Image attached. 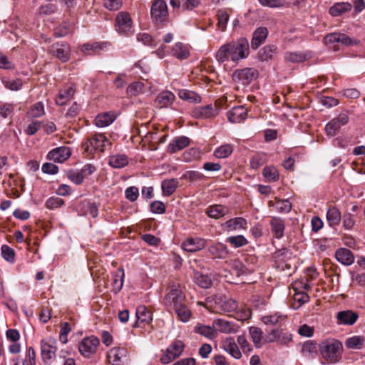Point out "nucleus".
I'll return each mask as SVG.
<instances>
[{
  "label": "nucleus",
  "mask_w": 365,
  "mask_h": 365,
  "mask_svg": "<svg viewBox=\"0 0 365 365\" xmlns=\"http://www.w3.org/2000/svg\"><path fill=\"white\" fill-rule=\"evenodd\" d=\"M270 227L272 232L277 239H280L284 235L285 229L284 221L279 217H273L270 220Z\"/></svg>",
  "instance_id": "bb28decb"
},
{
  "label": "nucleus",
  "mask_w": 365,
  "mask_h": 365,
  "mask_svg": "<svg viewBox=\"0 0 365 365\" xmlns=\"http://www.w3.org/2000/svg\"><path fill=\"white\" fill-rule=\"evenodd\" d=\"M56 341L54 339L48 338L41 342V354L43 360H50L56 355Z\"/></svg>",
  "instance_id": "dca6fc26"
},
{
  "label": "nucleus",
  "mask_w": 365,
  "mask_h": 365,
  "mask_svg": "<svg viewBox=\"0 0 365 365\" xmlns=\"http://www.w3.org/2000/svg\"><path fill=\"white\" fill-rule=\"evenodd\" d=\"M71 331V326L68 322H63L61 324V330L59 332V340L63 344H66L68 341V334Z\"/></svg>",
  "instance_id": "4d7b16f0"
},
{
  "label": "nucleus",
  "mask_w": 365,
  "mask_h": 365,
  "mask_svg": "<svg viewBox=\"0 0 365 365\" xmlns=\"http://www.w3.org/2000/svg\"><path fill=\"white\" fill-rule=\"evenodd\" d=\"M68 178L75 184L81 185L83 183L85 176L81 170L80 172L70 171L68 173Z\"/></svg>",
  "instance_id": "69168bd1"
},
{
  "label": "nucleus",
  "mask_w": 365,
  "mask_h": 365,
  "mask_svg": "<svg viewBox=\"0 0 365 365\" xmlns=\"http://www.w3.org/2000/svg\"><path fill=\"white\" fill-rule=\"evenodd\" d=\"M208 252L214 259H225L229 254L227 246L220 242L210 245Z\"/></svg>",
  "instance_id": "b1692460"
},
{
  "label": "nucleus",
  "mask_w": 365,
  "mask_h": 365,
  "mask_svg": "<svg viewBox=\"0 0 365 365\" xmlns=\"http://www.w3.org/2000/svg\"><path fill=\"white\" fill-rule=\"evenodd\" d=\"M108 164L114 168H122L128 164V158L125 154H115L109 157Z\"/></svg>",
  "instance_id": "4c0bfd02"
},
{
  "label": "nucleus",
  "mask_w": 365,
  "mask_h": 365,
  "mask_svg": "<svg viewBox=\"0 0 365 365\" xmlns=\"http://www.w3.org/2000/svg\"><path fill=\"white\" fill-rule=\"evenodd\" d=\"M64 205V200L58 197H51L46 202V207L49 210L58 208Z\"/></svg>",
  "instance_id": "bf43d9fd"
},
{
  "label": "nucleus",
  "mask_w": 365,
  "mask_h": 365,
  "mask_svg": "<svg viewBox=\"0 0 365 365\" xmlns=\"http://www.w3.org/2000/svg\"><path fill=\"white\" fill-rule=\"evenodd\" d=\"M258 76L259 71L255 68L237 69L232 75L233 81L237 85V89H239L240 86L247 87L252 81L257 79Z\"/></svg>",
  "instance_id": "39448f33"
},
{
  "label": "nucleus",
  "mask_w": 365,
  "mask_h": 365,
  "mask_svg": "<svg viewBox=\"0 0 365 365\" xmlns=\"http://www.w3.org/2000/svg\"><path fill=\"white\" fill-rule=\"evenodd\" d=\"M171 53L173 56L180 60L186 59L190 56L187 46L180 42L176 43L173 46Z\"/></svg>",
  "instance_id": "58836bf2"
},
{
  "label": "nucleus",
  "mask_w": 365,
  "mask_h": 365,
  "mask_svg": "<svg viewBox=\"0 0 365 365\" xmlns=\"http://www.w3.org/2000/svg\"><path fill=\"white\" fill-rule=\"evenodd\" d=\"M263 175L269 181L275 182L279 180L278 170L274 166H266L263 169Z\"/></svg>",
  "instance_id": "603ef678"
},
{
  "label": "nucleus",
  "mask_w": 365,
  "mask_h": 365,
  "mask_svg": "<svg viewBox=\"0 0 365 365\" xmlns=\"http://www.w3.org/2000/svg\"><path fill=\"white\" fill-rule=\"evenodd\" d=\"M195 282L202 288L208 289L212 286V282L210 277L206 274L196 273Z\"/></svg>",
  "instance_id": "864d4df0"
},
{
  "label": "nucleus",
  "mask_w": 365,
  "mask_h": 365,
  "mask_svg": "<svg viewBox=\"0 0 365 365\" xmlns=\"http://www.w3.org/2000/svg\"><path fill=\"white\" fill-rule=\"evenodd\" d=\"M136 317L138 321L146 324H149L153 319L151 312L144 305L136 308Z\"/></svg>",
  "instance_id": "79ce46f5"
},
{
  "label": "nucleus",
  "mask_w": 365,
  "mask_h": 365,
  "mask_svg": "<svg viewBox=\"0 0 365 365\" xmlns=\"http://www.w3.org/2000/svg\"><path fill=\"white\" fill-rule=\"evenodd\" d=\"M175 100V96L172 92L163 91L158 95L155 103L160 108H167L172 105Z\"/></svg>",
  "instance_id": "393cba45"
},
{
  "label": "nucleus",
  "mask_w": 365,
  "mask_h": 365,
  "mask_svg": "<svg viewBox=\"0 0 365 365\" xmlns=\"http://www.w3.org/2000/svg\"><path fill=\"white\" fill-rule=\"evenodd\" d=\"M71 155V149L68 147L62 146L51 150L47 155V159L57 163H63L66 161Z\"/></svg>",
  "instance_id": "f3484780"
},
{
  "label": "nucleus",
  "mask_w": 365,
  "mask_h": 365,
  "mask_svg": "<svg viewBox=\"0 0 365 365\" xmlns=\"http://www.w3.org/2000/svg\"><path fill=\"white\" fill-rule=\"evenodd\" d=\"M277 200V209L280 212L288 213L292 209V204L288 200Z\"/></svg>",
  "instance_id": "774afa93"
},
{
  "label": "nucleus",
  "mask_w": 365,
  "mask_h": 365,
  "mask_svg": "<svg viewBox=\"0 0 365 365\" xmlns=\"http://www.w3.org/2000/svg\"><path fill=\"white\" fill-rule=\"evenodd\" d=\"M179 185V180L177 178L164 180L161 183L163 195L170 196L173 194Z\"/></svg>",
  "instance_id": "72a5a7b5"
},
{
  "label": "nucleus",
  "mask_w": 365,
  "mask_h": 365,
  "mask_svg": "<svg viewBox=\"0 0 365 365\" xmlns=\"http://www.w3.org/2000/svg\"><path fill=\"white\" fill-rule=\"evenodd\" d=\"M268 35V31L265 27L257 29L252 36L251 41V47L257 49L265 41Z\"/></svg>",
  "instance_id": "c85d7f7f"
},
{
  "label": "nucleus",
  "mask_w": 365,
  "mask_h": 365,
  "mask_svg": "<svg viewBox=\"0 0 365 365\" xmlns=\"http://www.w3.org/2000/svg\"><path fill=\"white\" fill-rule=\"evenodd\" d=\"M365 344V338L361 336H354L345 341V346L348 349H361Z\"/></svg>",
  "instance_id": "a19ab883"
},
{
  "label": "nucleus",
  "mask_w": 365,
  "mask_h": 365,
  "mask_svg": "<svg viewBox=\"0 0 365 365\" xmlns=\"http://www.w3.org/2000/svg\"><path fill=\"white\" fill-rule=\"evenodd\" d=\"M106 43H99V42H94L92 43H85L82 46L81 51L90 54V51H93V53H98V51L103 49V48L106 46Z\"/></svg>",
  "instance_id": "8fccbe9b"
},
{
  "label": "nucleus",
  "mask_w": 365,
  "mask_h": 365,
  "mask_svg": "<svg viewBox=\"0 0 365 365\" xmlns=\"http://www.w3.org/2000/svg\"><path fill=\"white\" fill-rule=\"evenodd\" d=\"M116 118L114 112H104L99 113L95 118V125L99 128L106 127L110 125Z\"/></svg>",
  "instance_id": "cd10ccee"
},
{
  "label": "nucleus",
  "mask_w": 365,
  "mask_h": 365,
  "mask_svg": "<svg viewBox=\"0 0 365 365\" xmlns=\"http://www.w3.org/2000/svg\"><path fill=\"white\" fill-rule=\"evenodd\" d=\"M100 344L98 339L94 336L85 337L78 344V351L84 357L94 354Z\"/></svg>",
  "instance_id": "9d476101"
},
{
  "label": "nucleus",
  "mask_w": 365,
  "mask_h": 365,
  "mask_svg": "<svg viewBox=\"0 0 365 365\" xmlns=\"http://www.w3.org/2000/svg\"><path fill=\"white\" fill-rule=\"evenodd\" d=\"M247 225V222L245 218L238 217L227 220L223 227L227 232H232L237 230H246Z\"/></svg>",
  "instance_id": "412c9836"
},
{
  "label": "nucleus",
  "mask_w": 365,
  "mask_h": 365,
  "mask_svg": "<svg viewBox=\"0 0 365 365\" xmlns=\"http://www.w3.org/2000/svg\"><path fill=\"white\" fill-rule=\"evenodd\" d=\"M184 344L180 340L174 341L166 349L160 357V361L164 364H168L179 357L184 350Z\"/></svg>",
  "instance_id": "0eeeda50"
},
{
  "label": "nucleus",
  "mask_w": 365,
  "mask_h": 365,
  "mask_svg": "<svg viewBox=\"0 0 365 365\" xmlns=\"http://www.w3.org/2000/svg\"><path fill=\"white\" fill-rule=\"evenodd\" d=\"M311 58L310 52H287L284 59L292 63H301Z\"/></svg>",
  "instance_id": "e433bc0d"
},
{
  "label": "nucleus",
  "mask_w": 365,
  "mask_h": 365,
  "mask_svg": "<svg viewBox=\"0 0 365 365\" xmlns=\"http://www.w3.org/2000/svg\"><path fill=\"white\" fill-rule=\"evenodd\" d=\"M174 310L178 316V319L182 322H187L191 318L192 312L185 303L175 309Z\"/></svg>",
  "instance_id": "a18cd8bd"
},
{
  "label": "nucleus",
  "mask_w": 365,
  "mask_h": 365,
  "mask_svg": "<svg viewBox=\"0 0 365 365\" xmlns=\"http://www.w3.org/2000/svg\"><path fill=\"white\" fill-rule=\"evenodd\" d=\"M1 255L3 258L8 262H12L14 261V250L8 245H3L1 247Z\"/></svg>",
  "instance_id": "e2e57ef3"
},
{
  "label": "nucleus",
  "mask_w": 365,
  "mask_h": 365,
  "mask_svg": "<svg viewBox=\"0 0 365 365\" xmlns=\"http://www.w3.org/2000/svg\"><path fill=\"white\" fill-rule=\"evenodd\" d=\"M110 145L111 142L103 133H95L83 143L85 152L90 154L96 151L103 153Z\"/></svg>",
  "instance_id": "20e7f679"
},
{
  "label": "nucleus",
  "mask_w": 365,
  "mask_h": 365,
  "mask_svg": "<svg viewBox=\"0 0 365 365\" xmlns=\"http://www.w3.org/2000/svg\"><path fill=\"white\" fill-rule=\"evenodd\" d=\"M250 53L249 43L247 38H240L237 41L227 42L217 51L215 58L219 63L229 61L237 62L247 58Z\"/></svg>",
  "instance_id": "f257e3e1"
},
{
  "label": "nucleus",
  "mask_w": 365,
  "mask_h": 365,
  "mask_svg": "<svg viewBox=\"0 0 365 365\" xmlns=\"http://www.w3.org/2000/svg\"><path fill=\"white\" fill-rule=\"evenodd\" d=\"M292 288L294 291L293 295L294 300L299 303V307L309 301V295L306 292L301 291L302 289L304 290H309L311 288L309 283L294 282L292 284Z\"/></svg>",
  "instance_id": "ddd939ff"
},
{
  "label": "nucleus",
  "mask_w": 365,
  "mask_h": 365,
  "mask_svg": "<svg viewBox=\"0 0 365 365\" xmlns=\"http://www.w3.org/2000/svg\"><path fill=\"white\" fill-rule=\"evenodd\" d=\"M150 15L152 19L156 23H163L168 20V6L163 0H155L151 6Z\"/></svg>",
  "instance_id": "1a4fd4ad"
},
{
  "label": "nucleus",
  "mask_w": 365,
  "mask_h": 365,
  "mask_svg": "<svg viewBox=\"0 0 365 365\" xmlns=\"http://www.w3.org/2000/svg\"><path fill=\"white\" fill-rule=\"evenodd\" d=\"M178 96L181 99L189 101L192 103H200L201 101L200 96L191 91L188 90H180L178 93Z\"/></svg>",
  "instance_id": "de8ad7c7"
},
{
  "label": "nucleus",
  "mask_w": 365,
  "mask_h": 365,
  "mask_svg": "<svg viewBox=\"0 0 365 365\" xmlns=\"http://www.w3.org/2000/svg\"><path fill=\"white\" fill-rule=\"evenodd\" d=\"M45 114L44 106L41 102H38L30 107L27 111V116L31 118L41 117Z\"/></svg>",
  "instance_id": "c03bdc74"
},
{
  "label": "nucleus",
  "mask_w": 365,
  "mask_h": 365,
  "mask_svg": "<svg viewBox=\"0 0 365 365\" xmlns=\"http://www.w3.org/2000/svg\"><path fill=\"white\" fill-rule=\"evenodd\" d=\"M204 177V175L198 171L190 170L184 173L182 178L193 182L201 180Z\"/></svg>",
  "instance_id": "680f3d73"
},
{
  "label": "nucleus",
  "mask_w": 365,
  "mask_h": 365,
  "mask_svg": "<svg viewBox=\"0 0 365 365\" xmlns=\"http://www.w3.org/2000/svg\"><path fill=\"white\" fill-rule=\"evenodd\" d=\"M128 350L125 347H113L108 352V359L113 365H123L127 360Z\"/></svg>",
  "instance_id": "4468645a"
},
{
  "label": "nucleus",
  "mask_w": 365,
  "mask_h": 365,
  "mask_svg": "<svg viewBox=\"0 0 365 365\" xmlns=\"http://www.w3.org/2000/svg\"><path fill=\"white\" fill-rule=\"evenodd\" d=\"M207 309L216 313H230L237 311L238 303L236 300L225 295H214L206 299V302H198Z\"/></svg>",
  "instance_id": "f03ea898"
},
{
  "label": "nucleus",
  "mask_w": 365,
  "mask_h": 365,
  "mask_svg": "<svg viewBox=\"0 0 365 365\" xmlns=\"http://www.w3.org/2000/svg\"><path fill=\"white\" fill-rule=\"evenodd\" d=\"M194 331L195 333L210 339H215L217 336V332L213 326L210 327L198 323L195 326Z\"/></svg>",
  "instance_id": "2f4dec72"
},
{
  "label": "nucleus",
  "mask_w": 365,
  "mask_h": 365,
  "mask_svg": "<svg viewBox=\"0 0 365 365\" xmlns=\"http://www.w3.org/2000/svg\"><path fill=\"white\" fill-rule=\"evenodd\" d=\"M327 220L329 226L338 225L341 220V212L334 206L329 207L327 212Z\"/></svg>",
  "instance_id": "c9c22d12"
},
{
  "label": "nucleus",
  "mask_w": 365,
  "mask_h": 365,
  "mask_svg": "<svg viewBox=\"0 0 365 365\" xmlns=\"http://www.w3.org/2000/svg\"><path fill=\"white\" fill-rule=\"evenodd\" d=\"M266 162V157L264 153H257L250 160V166L253 169H257Z\"/></svg>",
  "instance_id": "6e6d98bb"
},
{
  "label": "nucleus",
  "mask_w": 365,
  "mask_h": 365,
  "mask_svg": "<svg viewBox=\"0 0 365 365\" xmlns=\"http://www.w3.org/2000/svg\"><path fill=\"white\" fill-rule=\"evenodd\" d=\"M50 52L61 62H67L70 59L71 48L66 42L56 43L51 45Z\"/></svg>",
  "instance_id": "f8f14e48"
},
{
  "label": "nucleus",
  "mask_w": 365,
  "mask_h": 365,
  "mask_svg": "<svg viewBox=\"0 0 365 365\" xmlns=\"http://www.w3.org/2000/svg\"><path fill=\"white\" fill-rule=\"evenodd\" d=\"M14 106L10 103H4L0 106V118H7L14 113Z\"/></svg>",
  "instance_id": "338daca9"
},
{
  "label": "nucleus",
  "mask_w": 365,
  "mask_h": 365,
  "mask_svg": "<svg viewBox=\"0 0 365 365\" xmlns=\"http://www.w3.org/2000/svg\"><path fill=\"white\" fill-rule=\"evenodd\" d=\"M232 152L233 146L230 144H225L216 148L214 151V155L217 158H225L230 155Z\"/></svg>",
  "instance_id": "09e8293b"
},
{
  "label": "nucleus",
  "mask_w": 365,
  "mask_h": 365,
  "mask_svg": "<svg viewBox=\"0 0 365 365\" xmlns=\"http://www.w3.org/2000/svg\"><path fill=\"white\" fill-rule=\"evenodd\" d=\"M359 318V314L352 310L340 311L336 314V323L339 325L351 326L355 324Z\"/></svg>",
  "instance_id": "a211bd4d"
},
{
  "label": "nucleus",
  "mask_w": 365,
  "mask_h": 365,
  "mask_svg": "<svg viewBox=\"0 0 365 365\" xmlns=\"http://www.w3.org/2000/svg\"><path fill=\"white\" fill-rule=\"evenodd\" d=\"M212 326L216 331L224 334H232L237 332V327L232 322L222 319H215Z\"/></svg>",
  "instance_id": "aec40b11"
},
{
  "label": "nucleus",
  "mask_w": 365,
  "mask_h": 365,
  "mask_svg": "<svg viewBox=\"0 0 365 365\" xmlns=\"http://www.w3.org/2000/svg\"><path fill=\"white\" fill-rule=\"evenodd\" d=\"M340 128L341 126L333 118L326 125L325 130L328 135L334 136L339 132Z\"/></svg>",
  "instance_id": "13d9d810"
},
{
  "label": "nucleus",
  "mask_w": 365,
  "mask_h": 365,
  "mask_svg": "<svg viewBox=\"0 0 365 365\" xmlns=\"http://www.w3.org/2000/svg\"><path fill=\"white\" fill-rule=\"evenodd\" d=\"M144 89V84L141 82L137 81L131 83L127 88V93L130 96H137L143 92Z\"/></svg>",
  "instance_id": "052dcab7"
},
{
  "label": "nucleus",
  "mask_w": 365,
  "mask_h": 365,
  "mask_svg": "<svg viewBox=\"0 0 365 365\" xmlns=\"http://www.w3.org/2000/svg\"><path fill=\"white\" fill-rule=\"evenodd\" d=\"M222 346L225 351L229 353L235 359H240L242 356V354L232 337H226L222 341Z\"/></svg>",
  "instance_id": "4be33fe9"
},
{
  "label": "nucleus",
  "mask_w": 365,
  "mask_h": 365,
  "mask_svg": "<svg viewBox=\"0 0 365 365\" xmlns=\"http://www.w3.org/2000/svg\"><path fill=\"white\" fill-rule=\"evenodd\" d=\"M233 247L237 248L248 244L247 240L242 235L231 236L226 239Z\"/></svg>",
  "instance_id": "5fc2aeb1"
},
{
  "label": "nucleus",
  "mask_w": 365,
  "mask_h": 365,
  "mask_svg": "<svg viewBox=\"0 0 365 365\" xmlns=\"http://www.w3.org/2000/svg\"><path fill=\"white\" fill-rule=\"evenodd\" d=\"M114 28L120 35L127 36L131 34L133 31V23L130 13L118 12L115 18Z\"/></svg>",
  "instance_id": "423d86ee"
},
{
  "label": "nucleus",
  "mask_w": 365,
  "mask_h": 365,
  "mask_svg": "<svg viewBox=\"0 0 365 365\" xmlns=\"http://www.w3.org/2000/svg\"><path fill=\"white\" fill-rule=\"evenodd\" d=\"M351 8V4L349 2H338L331 6L329 11L332 16H339L346 12L350 11Z\"/></svg>",
  "instance_id": "473e14b6"
},
{
  "label": "nucleus",
  "mask_w": 365,
  "mask_h": 365,
  "mask_svg": "<svg viewBox=\"0 0 365 365\" xmlns=\"http://www.w3.org/2000/svg\"><path fill=\"white\" fill-rule=\"evenodd\" d=\"M247 110L242 106L232 108L227 111V117L232 123H240L247 118Z\"/></svg>",
  "instance_id": "6ab92c4d"
},
{
  "label": "nucleus",
  "mask_w": 365,
  "mask_h": 365,
  "mask_svg": "<svg viewBox=\"0 0 365 365\" xmlns=\"http://www.w3.org/2000/svg\"><path fill=\"white\" fill-rule=\"evenodd\" d=\"M207 245L206 240L200 237H188L182 243V248L189 252H195L204 249Z\"/></svg>",
  "instance_id": "2eb2a0df"
},
{
  "label": "nucleus",
  "mask_w": 365,
  "mask_h": 365,
  "mask_svg": "<svg viewBox=\"0 0 365 365\" xmlns=\"http://www.w3.org/2000/svg\"><path fill=\"white\" fill-rule=\"evenodd\" d=\"M319 349L324 359L327 362L335 364L341 358L343 345L337 339H328L320 343Z\"/></svg>",
  "instance_id": "7ed1b4c3"
},
{
  "label": "nucleus",
  "mask_w": 365,
  "mask_h": 365,
  "mask_svg": "<svg viewBox=\"0 0 365 365\" xmlns=\"http://www.w3.org/2000/svg\"><path fill=\"white\" fill-rule=\"evenodd\" d=\"M338 262L344 265H351L354 262V257L351 250L346 248H340L335 253Z\"/></svg>",
  "instance_id": "c756f323"
},
{
  "label": "nucleus",
  "mask_w": 365,
  "mask_h": 365,
  "mask_svg": "<svg viewBox=\"0 0 365 365\" xmlns=\"http://www.w3.org/2000/svg\"><path fill=\"white\" fill-rule=\"evenodd\" d=\"M164 302L167 307L175 309L185 303V296L180 289L172 288L166 294Z\"/></svg>",
  "instance_id": "9b49d317"
},
{
  "label": "nucleus",
  "mask_w": 365,
  "mask_h": 365,
  "mask_svg": "<svg viewBox=\"0 0 365 365\" xmlns=\"http://www.w3.org/2000/svg\"><path fill=\"white\" fill-rule=\"evenodd\" d=\"M217 26L220 30L225 31L227 27V24L229 21V14L225 10L220 9L217 14Z\"/></svg>",
  "instance_id": "3c124183"
},
{
  "label": "nucleus",
  "mask_w": 365,
  "mask_h": 365,
  "mask_svg": "<svg viewBox=\"0 0 365 365\" xmlns=\"http://www.w3.org/2000/svg\"><path fill=\"white\" fill-rule=\"evenodd\" d=\"M229 208L222 205H213L207 207V215L214 219H219L229 213Z\"/></svg>",
  "instance_id": "7c9ffc66"
},
{
  "label": "nucleus",
  "mask_w": 365,
  "mask_h": 365,
  "mask_svg": "<svg viewBox=\"0 0 365 365\" xmlns=\"http://www.w3.org/2000/svg\"><path fill=\"white\" fill-rule=\"evenodd\" d=\"M250 337L257 348L261 347V341L263 337V331L261 329L251 327L249 329Z\"/></svg>",
  "instance_id": "49530a36"
},
{
  "label": "nucleus",
  "mask_w": 365,
  "mask_h": 365,
  "mask_svg": "<svg viewBox=\"0 0 365 365\" xmlns=\"http://www.w3.org/2000/svg\"><path fill=\"white\" fill-rule=\"evenodd\" d=\"M75 91V88L72 86H65L59 91L56 103L59 106L66 105L73 98Z\"/></svg>",
  "instance_id": "5701e85b"
},
{
  "label": "nucleus",
  "mask_w": 365,
  "mask_h": 365,
  "mask_svg": "<svg viewBox=\"0 0 365 365\" xmlns=\"http://www.w3.org/2000/svg\"><path fill=\"white\" fill-rule=\"evenodd\" d=\"M229 264L237 276L247 274L250 272V269L241 261L237 259L230 260Z\"/></svg>",
  "instance_id": "37998d69"
},
{
  "label": "nucleus",
  "mask_w": 365,
  "mask_h": 365,
  "mask_svg": "<svg viewBox=\"0 0 365 365\" xmlns=\"http://www.w3.org/2000/svg\"><path fill=\"white\" fill-rule=\"evenodd\" d=\"M277 53V48L274 45H267L258 52V58L262 61H267L274 58Z\"/></svg>",
  "instance_id": "f704fd0d"
},
{
  "label": "nucleus",
  "mask_w": 365,
  "mask_h": 365,
  "mask_svg": "<svg viewBox=\"0 0 365 365\" xmlns=\"http://www.w3.org/2000/svg\"><path fill=\"white\" fill-rule=\"evenodd\" d=\"M190 143L189 138L185 136H179L174 138L168 145V150L171 153H175L179 150L187 147Z\"/></svg>",
  "instance_id": "a878e982"
},
{
  "label": "nucleus",
  "mask_w": 365,
  "mask_h": 365,
  "mask_svg": "<svg viewBox=\"0 0 365 365\" xmlns=\"http://www.w3.org/2000/svg\"><path fill=\"white\" fill-rule=\"evenodd\" d=\"M220 110V105L217 101L215 104L197 106L192 110V115L195 118H213L216 117Z\"/></svg>",
  "instance_id": "6e6552de"
},
{
  "label": "nucleus",
  "mask_w": 365,
  "mask_h": 365,
  "mask_svg": "<svg viewBox=\"0 0 365 365\" xmlns=\"http://www.w3.org/2000/svg\"><path fill=\"white\" fill-rule=\"evenodd\" d=\"M124 272L122 269H118L116 272L113 274L112 282V290L114 293L119 292L123 285Z\"/></svg>",
  "instance_id": "ea45409f"
},
{
  "label": "nucleus",
  "mask_w": 365,
  "mask_h": 365,
  "mask_svg": "<svg viewBox=\"0 0 365 365\" xmlns=\"http://www.w3.org/2000/svg\"><path fill=\"white\" fill-rule=\"evenodd\" d=\"M104 6L110 11H118L122 5V0H103Z\"/></svg>",
  "instance_id": "0e129e2a"
}]
</instances>
